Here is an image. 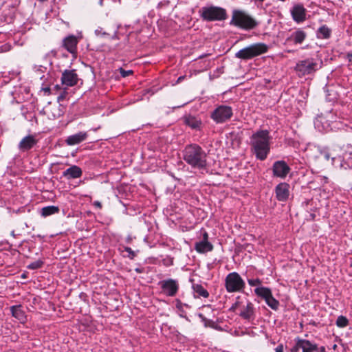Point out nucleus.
Masks as SVG:
<instances>
[{
    "mask_svg": "<svg viewBox=\"0 0 352 352\" xmlns=\"http://www.w3.org/2000/svg\"><path fill=\"white\" fill-rule=\"evenodd\" d=\"M270 137L267 130H261L254 133L251 137V145L254 153L261 160L266 159L270 150Z\"/></svg>",
    "mask_w": 352,
    "mask_h": 352,
    "instance_id": "1",
    "label": "nucleus"
},
{
    "mask_svg": "<svg viewBox=\"0 0 352 352\" xmlns=\"http://www.w3.org/2000/svg\"><path fill=\"white\" fill-rule=\"evenodd\" d=\"M183 158L193 168H204L206 166V153L197 144L187 146L183 151Z\"/></svg>",
    "mask_w": 352,
    "mask_h": 352,
    "instance_id": "2",
    "label": "nucleus"
},
{
    "mask_svg": "<svg viewBox=\"0 0 352 352\" xmlns=\"http://www.w3.org/2000/svg\"><path fill=\"white\" fill-rule=\"evenodd\" d=\"M230 24L244 30H252L257 26L258 23L244 11L234 10Z\"/></svg>",
    "mask_w": 352,
    "mask_h": 352,
    "instance_id": "3",
    "label": "nucleus"
},
{
    "mask_svg": "<svg viewBox=\"0 0 352 352\" xmlns=\"http://www.w3.org/2000/svg\"><path fill=\"white\" fill-rule=\"evenodd\" d=\"M199 13L202 19L206 21H224L228 17L224 8L214 6L203 7Z\"/></svg>",
    "mask_w": 352,
    "mask_h": 352,
    "instance_id": "4",
    "label": "nucleus"
},
{
    "mask_svg": "<svg viewBox=\"0 0 352 352\" xmlns=\"http://www.w3.org/2000/svg\"><path fill=\"white\" fill-rule=\"evenodd\" d=\"M268 48L266 44L257 43L241 49L236 53L235 56L242 60H248L266 53Z\"/></svg>",
    "mask_w": 352,
    "mask_h": 352,
    "instance_id": "5",
    "label": "nucleus"
},
{
    "mask_svg": "<svg viewBox=\"0 0 352 352\" xmlns=\"http://www.w3.org/2000/svg\"><path fill=\"white\" fill-rule=\"evenodd\" d=\"M225 286L228 292H236L245 287V282L236 272L230 273L226 278Z\"/></svg>",
    "mask_w": 352,
    "mask_h": 352,
    "instance_id": "6",
    "label": "nucleus"
},
{
    "mask_svg": "<svg viewBox=\"0 0 352 352\" xmlns=\"http://www.w3.org/2000/svg\"><path fill=\"white\" fill-rule=\"evenodd\" d=\"M321 66L313 58H308L304 60L299 61L296 66V70L300 75H307L315 72Z\"/></svg>",
    "mask_w": 352,
    "mask_h": 352,
    "instance_id": "7",
    "label": "nucleus"
},
{
    "mask_svg": "<svg viewBox=\"0 0 352 352\" xmlns=\"http://www.w3.org/2000/svg\"><path fill=\"white\" fill-rule=\"evenodd\" d=\"M294 341L295 344L288 352H299L300 349L302 352H313L318 349V346L316 344H313L307 340L297 338Z\"/></svg>",
    "mask_w": 352,
    "mask_h": 352,
    "instance_id": "8",
    "label": "nucleus"
},
{
    "mask_svg": "<svg viewBox=\"0 0 352 352\" xmlns=\"http://www.w3.org/2000/svg\"><path fill=\"white\" fill-rule=\"evenodd\" d=\"M232 116L231 107L220 106L217 108L211 115V118L217 123H222L229 120Z\"/></svg>",
    "mask_w": 352,
    "mask_h": 352,
    "instance_id": "9",
    "label": "nucleus"
},
{
    "mask_svg": "<svg viewBox=\"0 0 352 352\" xmlns=\"http://www.w3.org/2000/svg\"><path fill=\"white\" fill-rule=\"evenodd\" d=\"M159 284L161 286L162 292L168 296H175L179 289L177 282L173 279L162 280Z\"/></svg>",
    "mask_w": 352,
    "mask_h": 352,
    "instance_id": "10",
    "label": "nucleus"
},
{
    "mask_svg": "<svg viewBox=\"0 0 352 352\" xmlns=\"http://www.w3.org/2000/svg\"><path fill=\"white\" fill-rule=\"evenodd\" d=\"M78 77L76 70H65L62 74L61 82L63 85L72 87L78 83Z\"/></svg>",
    "mask_w": 352,
    "mask_h": 352,
    "instance_id": "11",
    "label": "nucleus"
},
{
    "mask_svg": "<svg viewBox=\"0 0 352 352\" xmlns=\"http://www.w3.org/2000/svg\"><path fill=\"white\" fill-rule=\"evenodd\" d=\"M290 168L284 161L275 162L273 165V173L276 177L284 178L289 172Z\"/></svg>",
    "mask_w": 352,
    "mask_h": 352,
    "instance_id": "12",
    "label": "nucleus"
},
{
    "mask_svg": "<svg viewBox=\"0 0 352 352\" xmlns=\"http://www.w3.org/2000/svg\"><path fill=\"white\" fill-rule=\"evenodd\" d=\"M291 14L293 19L297 23L303 22L306 19V9L302 5H295L291 10Z\"/></svg>",
    "mask_w": 352,
    "mask_h": 352,
    "instance_id": "13",
    "label": "nucleus"
},
{
    "mask_svg": "<svg viewBox=\"0 0 352 352\" xmlns=\"http://www.w3.org/2000/svg\"><path fill=\"white\" fill-rule=\"evenodd\" d=\"M289 186L287 183H280L276 187V196L278 201H284L287 199L289 195Z\"/></svg>",
    "mask_w": 352,
    "mask_h": 352,
    "instance_id": "14",
    "label": "nucleus"
},
{
    "mask_svg": "<svg viewBox=\"0 0 352 352\" xmlns=\"http://www.w3.org/2000/svg\"><path fill=\"white\" fill-rule=\"evenodd\" d=\"M78 40L76 36H69L63 40V47L71 54H76Z\"/></svg>",
    "mask_w": 352,
    "mask_h": 352,
    "instance_id": "15",
    "label": "nucleus"
},
{
    "mask_svg": "<svg viewBox=\"0 0 352 352\" xmlns=\"http://www.w3.org/2000/svg\"><path fill=\"white\" fill-rule=\"evenodd\" d=\"M87 138V133L86 132L80 131L78 133L67 137L65 140V142L67 145L73 146L75 144H80V142L85 140Z\"/></svg>",
    "mask_w": 352,
    "mask_h": 352,
    "instance_id": "16",
    "label": "nucleus"
},
{
    "mask_svg": "<svg viewBox=\"0 0 352 352\" xmlns=\"http://www.w3.org/2000/svg\"><path fill=\"white\" fill-rule=\"evenodd\" d=\"M37 141L32 135H28L21 140L19 144V148L22 151H25L31 149Z\"/></svg>",
    "mask_w": 352,
    "mask_h": 352,
    "instance_id": "17",
    "label": "nucleus"
},
{
    "mask_svg": "<svg viewBox=\"0 0 352 352\" xmlns=\"http://www.w3.org/2000/svg\"><path fill=\"white\" fill-rule=\"evenodd\" d=\"M239 316L245 320H251L254 318V308L252 302H248L246 306H243L239 314Z\"/></svg>",
    "mask_w": 352,
    "mask_h": 352,
    "instance_id": "18",
    "label": "nucleus"
},
{
    "mask_svg": "<svg viewBox=\"0 0 352 352\" xmlns=\"http://www.w3.org/2000/svg\"><path fill=\"white\" fill-rule=\"evenodd\" d=\"M82 170L77 166H72L63 173V175L68 179L79 178L82 175Z\"/></svg>",
    "mask_w": 352,
    "mask_h": 352,
    "instance_id": "19",
    "label": "nucleus"
},
{
    "mask_svg": "<svg viewBox=\"0 0 352 352\" xmlns=\"http://www.w3.org/2000/svg\"><path fill=\"white\" fill-rule=\"evenodd\" d=\"M307 36L306 33L301 30H298L293 32L289 37L287 38V41H293L295 44H301Z\"/></svg>",
    "mask_w": 352,
    "mask_h": 352,
    "instance_id": "20",
    "label": "nucleus"
},
{
    "mask_svg": "<svg viewBox=\"0 0 352 352\" xmlns=\"http://www.w3.org/2000/svg\"><path fill=\"white\" fill-rule=\"evenodd\" d=\"M195 248L199 253H206L212 250L213 245L208 241H200L195 243Z\"/></svg>",
    "mask_w": 352,
    "mask_h": 352,
    "instance_id": "21",
    "label": "nucleus"
},
{
    "mask_svg": "<svg viewBox=\"0 0 352 352\" xmlns=\"http://www.w3.org/2000/svg\"><path fill=\"white\" fill-rule=\"evenodd\" d=\"M255 294L263 298L265 300L272 295V291L268 287H256L254 289Z\"/></svg>",
    "mask_w": 352,
    "mask_h": 352,
    "instance_id": "22",
    "label": "nucleus"
},
{
    "mask_svg": "<svg viewBox=\"0 0 352 352\" xmlns=\"http://www.w3.org/2000/svg\"><path fill=\"white\" fill-rule=\"evenodd\" d=\"M12 316L21 322L25 321V316L20 306H13L11 307Z\"/></svg>",
    "mask_w": 352,
    "mask_h": 352,
    "instance_id": "23",
    "label": "nucleus"
},
{
    "mask_svg": "<svg viewBox=\"0 0 352 352\" xmlns=\"http://www.w3.org/2000/svg\"><path fill=\"white\" fill-rule=\"evenodd\" d=\"M331 30L327 25L321 26L317 32L318 38L327 39L331 36Z\"/></svg>",
    "mask_w": 352,
    "mask_h": 352,
    "instance_id": "24",
    "label": "nucleus"
},
{
    "mask_svg": "<svg viewBox=\"0 0 352 352\" xmlns=\"http://www.w3.org/2000/svg\"><path fill=\"white\" fill-rule=\"evenodd\" d=\"M58 212H59V208L58 206H49L43 208L41 209V214L43 217H46L47 216L58 213Z\"/></svg>",
    "mask_w": 352,
    "mask_h": 352,
    "instance_id": "25",
    "label": "nucleus"
},
{
    "mask_svg": "<svg viewBox=\"0 0 352 352\" xmlns=\"http://www.w3.org/2000/svg\"><path fill=\"white\" fill-rule=\"evenodd\" d=\"M186 124L192 129H198L201 125V122L193 116H188L185 118Z\"/></svg>",
    "mask_w": 352,
    "mask_h": 352,
    "instance_id": "26",
    "label": "nucleus"
},
{
    "mask_svg": "<svg viewBox=\"0 0 352 352\" xmlns=\"http://www.w3.org/2000/svg\"><path fill=\"white\" fill-rule=\"evenodd\" d=\"M194 292L198 295V296H201L204 298H208L209 296V293L206 289L204 288V287L199 284L193 285L192 286Z\"/></svg>",
    "mask_w": 352,
    "mask_h": 352,
    "instance_id": "27",
    "label": "nucleus"
},
{
    "mask_svg": "<svg viewBox=\"0 0 352 352\" xmlns=\"http://www.w3.org/2000/svg\"><path fill=\"white\" fill-rule=\"evenodd\" d=\"M265 302L267 304V305L269 307H270L272 309H274V310L278 309V306H279V302L273 297L272 294L270 295V296H269L265 300Z\"/></svg>",
    "mask_w": 352,
    "mask_h": 352,
    "instance_id": "28",
    "label": "nucleus"
},
{
    "mask_svg": "<svg viewBox=\"0 0 352 352\" xmlns=\"http://www.w3.org/2000/svg\"><path fill=\"white\" fill-rule=\"evenodd\" d=\"M349 321L344 316H340L336 320V324L339 327H345L347 326Z\"/></svg>",
    "mask_w": 352,
    "mask_h": 352,
    "instance_id": "29",
    "label": "nucleus"
},
{
    "mask_svg": "<svg viewBox=\"0 0 352 352\" xmlns=\"http://www.w3.org/2000/svg\"><path fill=\"white\" fill-rule=\"evenodd\" d=\"M43 264V261H34V262L30 263L28 266V268L30 269V270H36V269H38V268L41 267Z\"/></svg>",
    "mask_w": 352,
    "mask_h": 352,
    "instance_id": "30",
    "label": "nucleus"
},
{
    "mask_svg": "<svg viewBox=\"0 0 352 352\" xmlns=\"http://www.w3.org/2000/svg\"><path fill=\"white\" fill-rule=\"evenodd\" d=\"M248 282L250 286H256L261 284V280L258 278L248 279Z\"/></svg>",
    "mask_w": 352,
    "mask_h": 352,
    "instance_id": "31",
    "label": "nucleus"
},
{
    "mask_svg": "<svg viewBox=\"0 0 352 352\" xmlns=\"http://www.w3.org/2000/svg\"><path fill=\"white\" fill-rule=\"evenodd\" d=\"M120 75L122 76V77H127L130 75H131L133 74V71L132 70H124V69L122 68H120Z\"/></svg>",
    "mask_w": 352,
    "mask_h": 352,
    "instance_id": "32",
    "label": "nucleus"
},
{
    "mask_svg": "<svg viewBox=\"0 0 352 352\" xmlns=\"http://www.w3.org/2000/svg\"><path fill=\"white\" fill-rule=\"evenodd\" d=\"M67 94V91L65 89L60 90V95L58 96V101L60 102L65 99L66 96Z\"/></svg>",
    "mask_w": 352,
    "mask_h": 352,
    "instance_id": "33",
    "label": "nucleus"
},
{
    "mask_svg": "<svg viewBox=\"0 0 352 352\" xmlns=\"http://www.w3.org/2000/svg\"><path fill=\"white\" fill-rule=\"evenodd\" d=\"M125 251L127 252L129 254V256H130L131 258L135 256V253L131 250V248H129V247L125 248Z\"/></svg>",
    "mask_w": 352,
    "mask_h": 352,
    "instance_id": "34",
    "label": "nucleus"
},
{
    "mask_svg": "<svg viewBox=\"0 0 352 352\" xmlns=\"http://www.w3.org/2000/svg\"><path fill=\"white\" fill-rule=\"evenodd\" d=\"M199 317L200 318H201V320L206 322V323H205V325H206V326H207V322H210V321H209V320H207V319H206V318L203 316V314H199Z\"/></svg>",
    "mask_w": 352,
    "mask_h": 352,
    "instance_id": "35",
    "label": "nucleus"
},
{
    "mask_svg": "<svg viewBox=\"0 0 352 352\" xmlns=\"http://www.w3.org/2000/svg\"><path fill=\"white\" fill-rule=\"evenodd\" d=\"M276 352H283V346L282 344L278 345L276 348Z\"/></svg>",
    "mask_w": 352,
    "mask_h": 352,
    "instance_id": "36",
    "label": "nucleus"
},
{
    "mask_svg": "<svg viewBox=\"0 0 352 352\" xmlns=\"http://www.w3.org/2000/svg\"><path fill=\"white\" fill-rule=\"evenodd\" d=\"M208 234L206 231H204L203 233V239L201 241H208Z\"/></svg>",
    "mask_w": 352,
    "mask_h": 352,
    "instance_id": "37",
    "label": "nucleus"
},
{
    "mask_svg": "<svg viewBox=\"0 0 352 352\" xmlns=\"http://www.w3.org/2000/svg\"><path fill=\"white\" fill-rule=\"evenodd\" d=\"M316 351H318L319 352H325L326 351L324 346H321L319 349L318 348V349Z\"/></svg>",
    "mask_w": 352,
    "mask_h": 352,
    "instance_id": "38",
    "label": "nucleus"
},
{
    "mask_svg": "<svg viewBox=\"0 0 352 352\" xmlns=\"http://www.w3.org/2000/svg\"><path fill=\"white\" fill-rule=\"evenodd\" d=\"M94 206H97V207H98V208H100L102 207V204H101V203H100V202H99V201H96V202L94 203Z\"/></svg>",
    "mask_w": 352,
    "mask_h": 352,
    "instance_id": "39",
    "label": "nucleus"
},
{
    "mask_svg": "<svg viewBox=\"0 0 352 352\" xmlns=\"http://www.w3.org/2000/svg\"><path fill=\"white\" fill-rule=\"evenodd\" d=\"M324 158L328 160L330 158V154L328 153H324Z\"/></svg>",
    "mask_w": 352,
    "mask_h": 352,
    "instance_id": "40",
    "label": "nucleus"
},
{
    "mask_svg": "<svg viewBox=\"0 0 352 352\" xmlns=\"http://www.w3.org/2000/svg\"><path fill=\"white\" fill-rule=\"evenodd\" d=\"M347 56H348V58H349V61H351V59H352V52H349V53L347 54Z\"/></svg>",
    "mask_w": 352,
    "mask_h": 352,
    "instance_id": "41",
    "label": "nucleus"
},
{
    "mask_svg": "<svg viewBox=\"0 0 352 352\" xmlns=\"http://www.w3.org/2000/svg\"><path fill=\"white\" fill-rule=\"evenodd\" d=\"M183 78H184V77H183V76H180V77L178 78V81H179V80H182V79H183Z\"/></svg>",
    "mask_w": 352,
    "mask_h": 352,
    "instance_id": "42",
    "label": "nucleus"
},
{
    "mask_svg": "<svg viewBox=\"0 0 352 352\" xmlns=\"http://www.w3.org/2000/svg\"><path fill=\"white\" fill-rule=\"evenodd\" d=\"M99 4H100V6H102V0H99Z\"/></svg>",
    "mask_w": 352,
    "mask_h": 352,
    "instance_id": "43",
    "label": "nucleus"
},
{
    "mask_svg": "<svg viewBox=\"0 0 352 352\" xmlns=\"http://www.w3.org/2000/svg\"><path fill=\"white\" fill-rule=\"evenodd\" d=\"M258 1L263 2L265 0H258Z\"/></svg>",
    "mask_w": 352,
    "mask_h": 352,
    "instance_id": "44",
    "label": "nucleus"
},
{
    "mask_svg": "<svg viewBox=\"0 0 352 352\" xmlns=\"http://www.w3.org/2000/svg\"><path fill=\"white\" fill-rule=\"evenodd\" d=\"M49 90H50V89H49V88H47V89H45V91H48Z\"/></svg>",
    "mask_w": 352,
    "mask_h": 352,
    "instance_id": "45",
    "label": "nucleus"
},
{
    "mask_svg": "<svg viewBox=\"0 0 352 352\" xmlns=\"http://www.w3.org/2000/svg\"><path fill=\"white\" fill-rule=\"evenodd\" d=\"M335 158H336L335 157H333L332 160L334 161Z\"/></svg>",
    "mask_w": 352,
    "mask_h": 352,
    "instance_id": "46",
    "label": "nucleus"
}]
</instances>
